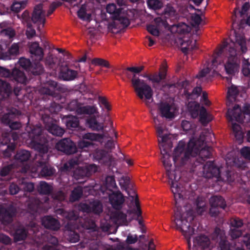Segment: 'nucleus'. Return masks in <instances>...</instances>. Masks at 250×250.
<instances>
[{
  "mask_svg": "<svg viewBox=\"0 0 250 250\" xmlns=\"http://www.w3.org/2000/svg\"><path fill=\"white\" fill-rule=\"evenodd\" d=\"M20 115V112L18 109L12 108L3 116L1 121L2 123L8 126L11 129H19L21 126V123L17 120Z\"/></svg>",
  "mask_w": 250,
  "mask_h": 250,
  "instance_id": "obj_8",
  "label": "nucleus"
},
{
  "mask_svg": "<svg viewBox=\"0 0 250 250\" xmlns=\"http://www.w3.org/2000/svg\"><path fill=\"white\" fill-rule=\"evenodd\" d=\"M80 210L85 213L100 214L103 212V205L98 200H93L89 203H81L78 206Z\"/></svg>",
  "mask_w": 250,
  "mask_h": 250,
  "instance_id": "obj_11",
  "label": "nucleus"
},
{
  "mask_svg": "<svg viewBox=\"0 0 250 250\" xmlns=\"http://www.w3.org/2000/svg\"><path fill=\"white\" fill-rule=\"evenodd\" d=\"M31 157V153L29 151L25 149L18 150L14 156L15 164L20 163L23 165L27 162Z\"/></svg>",
  "mask_w": 250,
  "mask_h": 250,
  "instance_id": "obj_24",
  "label": "nucleus"
},
{
  "mask_svg": "<svg viewBox=\"0 0 250 250\" xmlns=\"http://www.w3.org/2000/svg\"><path fill=\"white\" fill-rule=\"evenodd\" d=\"M66 109L71 111H75L78 115H91L96 112V109L93 106H82L77 100H73L69 102L67 104Z\"/></svg>",
  "mask_w": 250,
  "mask_h": 250,
  "instance_id": "obj_10",
  "label": "nucleus"
},
{
  "mask_svg": "<svg viewBox=\"0 0 250 250\" xmlns=\"http://www.w3.org/2000/svg\"><path fill=\"white\" fill-rule=\"evenodd\" d=\"M107 152L104 149H97L94 153V159L99 162L107 158Z\"/></svg>",
  "mask_w": 250,
  "mask_h": 250,
  "instance_id": "obj_48",
  "label": "nucleus"
},
{
  "mask_svg": "<svg viewBox=\"0 0 250 250\" xmlns=\"http://www.w3.org/2000/svg\"><path fill=\"white\" fill-rule=\"evenodd\" d=\"M16 213V208L13 205H0V221L3 225L11 223Z\"/></svg>",
  "mask_w": 250,
  "mask_h": 250,
  "instance_id": "obj_9",
  "label": "nucleus"
},
{
  "mask_svg": "<svg viewBox=\"0 0 250 250\" xmlns=\"http://www.w3.org/2000/svg\"><path fill=\"white\" fill-rule=\"evenodd\" d=\"M67 239L71 243L77 242L80 239L79 234L77 232L71 230L67 231Z\"/></svg>",
  "mask_w": 250,
  "mask_h": 250,
  "instance_id": "obj_55",
  "label": "nucleus"
},
{
  "mask_svg": "<svg viewBox=\"0 0 250 250\" xmlns=\"http://www.w3.org/2000/svg\"><path fill=\"white\" fill-rule=\"evenodd\" d=\"M229 53L228 60L225 64V69L228 74L234 75L238 72L240 60L238 58L236 51L233 47H229Z\"/></svg>",
  "mask_w": 250,
  "mask_h": 250,
  "instance_id": "obj_7",
  "label": "nucleus"
},
{
  "mask_svg": "<svg viewBox=\"0 0 250 250\" xmlns=\"http://www.w3.org/2000/svg\"><path fill=\"white\" fill-rule=\"evenodd\" d=\"M125 191L127 192L128 196L132 198V201L135 199V204L136 206V209H134L132 210H127V212L129 213H133L136 214L138 217H140L142 215V211L139 205V199L136 191L132 188H128L127 190Z\"/></svg>",
  "mask_w": 250,
  "mask_h": 250,
  "instance_id": "obj_23",
  "label": "nucleus"
},
{
  "mask_svg": "<svg viewBox=\"0 0 250 250\" xmlns=\"http://www.w3.org/2000/svg\"><path fill=\"white\" fill-rule=\"evenodd\" d=\"M17 166L15 163H11L2 166L0 169V176L2 177L8 176L7 180H10L11 178H9V177L15 171V169Z\"/></svg>",
  "mask_w": 250,
  "mask_h": 250,
  "instance_id": "obj_27",
  "label": "nucleus"
},
{
  "mask_svg": "<svg viewBox=\"0 0 250 250\" xmlns=\"http://www.w3.org/2000/svg\"><path fill=\"white\" fill-rule=\"evenodd\" d=\"M62 122L68 129L77 127L79 125V119L74 116H66L62 118Z\"/></svg>",
  "mask_w": 250,
  "mask_h": 250,
  "instance_id": "obj_29",
  "label": "nucleus"
},
{
  "mask_svg": "<svg viewBox=\"0 0 250 250\" xmlns=\"http://www.w3.org/2000/svg\"><path fill=\"white\" fill-rule=\"evenodd\" d=\"M250 8V4L249 2H246L243 4L241 10H240L239 9L237 8H235L234 10V14L232 17L233 22L234 23L236 22L237 14H240V17H242L246 14V12L249 10Z\"/></svg>",
  "mask_w": 250,
  "mask_h": 250,
  "instance_id": "obj_36",
  "label": "nucleus"
},
{
  "mask_svg": "<svg viewBox=\"0 0 250 250\" xmlns=\"http://www.w3.org/2000/svg\"><path fill=\"white\" fill-rule=\"evenodd\" d=\"M104 135L103 134H98L95 133H87L83 135V139L89 140V141H98L100 142L103 139Z\"/></svg>",
  "mask_w": 250,
  "mask_h": 250,
  "instance_id": "obj_42",
  "label": "nucleus"
},
{
  "mask_svg": "<svg viewBox=\"0 0 250 250\" xmlns=\"http://www.w3.org/2000/svg\"><path fill=\"white\" fill-rule=\"evenodd\" d=\"M0 77L8 78L22 84H25L27 81L24 73L16 68L11 71L8 68L0 66Z\"/></svg>",
  "mask_w": 250,
  "mask_h": 250,
  "instance_id": "obj_6",
  "label": "nucleus"
},
{
  "mask_svg": "<svg viewBox=\"0 0 250 250\" xmlns=\"http://www.w3.org/2000/svg\"><path fill=\"white\" fill-rule=\"evenodd\" d=\"M10 139L6 135H2L0 138V147L7 146V148L3 151V155L5 157H10L12 153L15 150L16 144L15 143H10Z\"/></svg>",
  "mask_w": 250,
  "mask_h": 250,
  "instance_id": "obj_18",
  "label": "nucleus"
},
{
  "mask_svg": "<svg viewBox=\"0 0 250 250\" xmlns=\"http://www.w3.org/2000/svg\"><path fill=\"white\" fill-rule=\"evenodd\" d=\"M123 8L121 7L117 8L114 3H109L106 7V12L112 15L111 18L114 20L119 17V14L122 12Z\"/></svg>",
  "mask_w": 250,
  "mask_h": 250,
  "instance_id": "obj_37",
  "label": "nucleus"
},
{
  "mask_svg": "<svg viewBox=\"0 0 250 250\" xmlns=\"http://www.w3.org/2000/svg\"><path fill=\"white\" fill-rule=\"evenodd\" d=\"M213 235L219 239V250H233L234 248L226 238L225 234L221 232V230L218 228H216L213 232Z\"/></svg>",
  "mask_w": 250,
  "mask_h": 250,
  "instance_id": "obj_15",
  "label": "nucleus"
},
{
  "mask_svg": "<svg viewBox=\"0 0 250 250\" xmlns=\"http://www.w3.org/2000/svg\"><path fill=\"white\" fill-rule=\"evenodd\" d=\"M227 117L230 121H235L241 123L243 120L241 107L238 104H236L233 109H229L227 111Z\"/></svg>",
  "mask_w": 250,
  "mask_h": 250,
  "instance_id": "obj_20",
  "label": "nucleus"
},
{
  "mask_svg": "<svg viewBox=\"0 0 250 250\" xmlns=\"http://www.w3.org/2000/svg\"><path fill=\"white\" fill-rule=\"evenodd\" d=\"M26 1L22 0L20 1H14L11 6V11L18 13L21 9H24L26 5Z\"/></svg>",
  "mask_w": 250,
  "mask_h": 250,
  "instance_id": "obj_47",
  "label": "nucleus"
},
{
  "mask_svg": "<svg viewBox=\"0 0 250 250\" xmlns=\"http://www.w3.org/2000/svg\"><path fill=\"white\" fill-rule=\"evenodd\" d=\"M208 114L207 112V110L204 107H202V109L200 112V121L202 124H207L209 122V121L207 119Z\"/></svg>",
  "mask_w": 250,
  "mask_h": 250,
  "instance_id": "obj_62",
  "label": "nucleus"
},
{
  "mask_svg": "<svg viewBox=\"0 0 250 250\" xmlns=\"http://www.w3.org/2000/svg\"><path fill=\"white\" fill-rule=\"evenodd\" d=\"M163 145V149L161 151L163 156L161 159L166 170V175L171 181L170 188L174 195L176 208L172 221L175 225V229L183 232L190 247V239L195 231L194 229L190 226L191 222L195 217L194 212L192 209H188V207L186 206L188 198V195L187 194L188 191L179 181L180 176L176 175L175 170H171L172 164L170 161V155L168 150Z\"/></svg>",
  "mask_w": 250,
  "mask_h": 250,
  "instance_id": "obj_1",
  "label": "nucleus"
},
{
  "mask_svg": "<svg viewBox=\"0 0 250 250\" xmlns=\"http://www.w3.org/2000/svg\"><path fill=\"white\" fill-rule=\"evenodd\" d=\"M86 124L92 130L100 131L104 129L103 123L99 122L95 116H91L86 120Z\"/></svg>",
  "mask_w": 250,
  "mask_h": 250,
  "instance_id": "obj_26",
  "label": "nucleus"
},
{
  "mask_svg": "<svg viewBox=\"0 0 250 250\" xmlns=\"http://www.w3.org/2000/svg\"><path fill=\"white\" fill-rule=\"evenodd\" d=\"M114 20L118 21L123 27H127L130 24L129 19L127 17L123 16L122 12L119 14V17L117 19H114Z\"/></svg>",
  "mask_w": 250,
  "mask_h": 250,
  "instance_id": "obj_57",
  "label": "nucleus"
},
{
  "mask_svg": "<svg viewBox=\"0 0 250 250\" xmlns=\"http://www.w3.org/2000/svg\"><path fill=\"white\" fill-rule=\"evenodd\" d=\"M46 130L53 135L57 136H62L64 132V130L63 128L54 123L47 128Z\"/></svg>",
  "mask_w": 250,
  "mask_h": 250,
  "instance_id": "obj_43",
  "label": "nucleus"
},
{
  "mask_svg": "<svg viewBox=\"0 0 250 250\" xmlns=\"http://www.w3.org/2000/svg\"><path fill=\"white\" fill-rule=\"evenodd\" d=\"M203 169L208 178L215 177L219 180L221 177L220 168L215 165L213 161H208L204 166Z\"/></svg>",
  "mask_w": 250,
  "mask_h": 250,
  "instance_id": "obj_14",
  "label": "nucleus"
},
{
  "mask_svg": "<svg viewBox=\"0 0 250 250\" xmlns=\"http://www.w3.org/2000/svg\"><path fill=\"white\" fill-rule=\"evenodd\" d=\"M97 167L95 165H90L88 166L78 167L73 171V177L77 180L88 178L92 173L96 172Z\"/></svg>",
  "mask_w": 250,
  "mask_h": 250,
  "instance_id": "obj_13",
  "label": "nucleus"
},
{
  "mask_svg": "<svg viewBox=\"0 0 250 250\" xmlns=\"http://www.w3.org/2000/svg\"><path fill=\"white\" fill-rule=\"evenodd\" d=\"M239 94V90L234 85L229 88L227 96V104L229 105L232 102L235 101L236 97Z\"/></svg>",
  "mask_w": 250,
  "mask_h": 250,
  "instance_id": "obj_34",
  "label": "nucleus"
},
{
  "mask_svg": "<svg viewBox=\"0 0 250 250\" xmlns=\"http://www.w3.org/2000/svg\"><path fill=\"white\" fill-rule=\"evenodd\" d=\"M242 73L245 77L250 76V62L245 59L243 62Z\"/></svg>",
  "mask_w": 250,
  "mask_h": 250,
  "instance_id": "obj_54",
  "label": "nucleus"
},
{
  "mask_svg": "<svg viewBox=\"0 0 250 250\" xmlns=\"http://www.w3.org/2000/svg\"><path fill=\"white\" fill-rule=\"evenodd\" d=\"M202 89L200 86H196L194 87L191 92H189L187 90H184V94L188 100H195L201 94Z\"/></svg>",
  "mask_w": 250,
  "mask_h": 250,
  "instance_id": "obj_41",
  "label": "nucleus"
},
{
  "mask_svg": "<svg viewBox=\"0 0 250 250\" xmlns=\"http://www.w3.org/2000/svg\"><path fill=\"white\" fill-rule=\"evenodd\" d=\"M144 69V66L126 68L128 71L133 73L131 83L137 96L141 100L145 97L146 100H149L152 98L153 90L144 80L140 79L137 76V74H139Z\"/></svg>",
  "mask_w": 250,
  "mask_h": 250,
  "instance_id": "obj_4",
  "label": "nucleus"
},
{
  "mask_svg": "<svg viewBox=\"0 0 250 250\" xmlns=\"http://www.w3.org/2000/svg\"><path fill=\"white\" fill-rule=\"evenodd\" d=\"M42 116V121L44 125V127L46 129L48 128L51 125L53 124V118H51L50 115L46 113L43 114L42 113H40Z\"/></svg>",
  "mask_w": 250,
  "mask_h": 250,
  "instance_id": "obj_51",
  "label": "nucleus"
},
{
  "mask_svg": "<svg viewBox=\"0 0 250 250\" xmlns=\"http://www.w3.org/2000/svg\"><path fill=\"white\" fill-rule=\"evenodd\" d=\"M28 231L21 225L15 228L13 233V237L15 242H19L25 239L27 236Z\"/></svg>",
  "mask_w": 250,
  "mask_h": 250,
  "instance_id": "obj_25",
  "label": "nucleus"
},
{
  "mask_svg": "<svg viewBox=\"0 0 250 250\" xmlns=\"http://www.w3.org/2000/svg\"><path fill=\"white\" fill-rule=\"evenodd\" d=\"M86 139H83L78 142V146L81 149L88 148L91 146H93V143L89 141L85 140Z\"/></svg>",
  "mask_w": 250,
  "mask_h": 250,
  "instance_id": "obj_64",
  "label": "nucleus"
},
{
  "mask_svg": "<svg viewBox=\"0 0 250 250\" xmlns=\"http://www.w3.org/2000/svg\"><path fill=\"white\" fill-rule=\"evenodd\" d=\"M109 200L112 208L116 210H120L125 202V198L120 191H113L109 195Z\"/></svg>",
  "mask_w": 250,
  "mask_h": 250,
  "instance_id": "obj_16",
  "label": "nucleus"
},
{
  "mask_svg": "<svg viewBox=\"0 0 250 250\" xmlns=\"http://www.w3.org/2000/svg\"><path fill=\"white\" fill-rule=\"evenodd\" d=\"M30 137V145L31 147L38 152L35 164L38 167H42L40 175L46 179H49L54 175L56 169L53 167L47 165L49 155V141L46 135L43 133V129L41 126H36L32 129Z\"/></svg>",
  "mask_w": 250,
  "mask_h": 250,
  "instance_id": "obj_2",
  "label": "nucleus"
},
{
  "mask_svg": "<svg viewBox=\"0 0 250 250\" xmlns=\"http://www.w3.org/2000/svg\"><path fill=\"white\" fill-rule=\"evenodd\" d=\"M196 41L195 40L194 42L190 40L187 41H183V42L181 43V51L184 54H187L189 50H193L197 48L196 45Z\"/></svg>",
  "mask_w": 250,
  "mask_h": 250,
  "instance_id": "obj_39",
  "label": "nucleus"
},
{
  "mask_svg": "<svg viewBox=\"0 0 250 250\" xmlns=\"http://www.w3.org/2000/svg\"><path fill=\"white\" fill-rule=\"evenodd\" d=\"M229 234L232 239H235L240 237L243 232L241 229L231 228Z\"/></svg>",
  "mask_w": 250,
  "mask_h": 250,
  "instance_id": "obj_60",
  "label": "nucleus"
},
{
  "mask_svg": "<svg viewBox=\"0 0 250 250\" xmlns=\"http://www.w3.org/2000/svg\"><path fill=\"white\" fill-rule=\"evenodd\" d=\"M19 46L17 43H13L8 50L7 52L0 55V58L3 60H10L12 56L17 55L19 53Z\"/></svg>",
  "mask_w": 250,
  "mask_h": 250,
  "instance_id": "obj_32",
  "label": "nucleus"
},
{
  "mask_svg": "<svg viewBox=\"0 0 250 250\" xmlns=\"http://www.w3.org/2000/svg\"><path fill=\"white\" fill-rule=\"evenodd\" d=\"M42 9V4L36 5L34 7L31 19L34 23L42 24L43 26L45 22V12Z\"/></svg>",
  "mask_w": 250,
  "mask_h": 250,
  "instance_id": "obj_17",
  "label": "nucleus"
},
{
  "mask_svg": "<svg viewBox=\"0 0 250 250\" xmlns=\"http://www.w3.org/2000/svg\"><path fill=\"white\" fill-rule=\"evenodd\" d=\"M210 244V239L205 235L196 237L193 239V250H204L208 248Z\"/></svg>",
  "mask_w": 250,
  "mask_h": 250,
  "instance_id": "obj_19",
  "label": "nucleus"
},
{
  "mask_svg": "<svg viewBox=\"0 0 250 250\" xmlns=\"http://www.w3.org/2000/svg\"><path fill=\"white\" fill-rule=\"evenodd\" d=\"M188 82L187 80H185L178 83H167L166 84V86L170 89L172 87H177L178 85H179L181 88H186L187 86L188 85Z\"/></svg>",
  "mask_w": 250,
  "mask_h": 250,
  "instance_id": "obj_61",
  "label": "nucleus"
},
{
  "mask_svg": "<svg viewBox=\"0 0 250 250\" xmlns=\"http://www.w3.org/2000/svg\"><path fill=\"white\" fill-rule=\"evenodd\" d=\"M91 63L95 65H98L106 68H110V65L109 62L101 58H94L91 61Z\"/></svg>",
  "mask_w": 250,
  "mask_h": 250,
  "instance_id": "obj_49",
  "label": "nucleus"
},
{
  "mask_svg": "<svg viewBox=\"0 0 250 250\" xmlns=\"http://www.w3.org/2000/svg\"><path fill=\"white\" fill-rule=\"evenodd\" d=\"M147 5L149 9L159 10L163 7V3L160 0H147Z\"/></svg>",
  "mask_w": 250,
  "mask_h": 250,
  "instance_id": "obj_46",
  "label": "nucleus"
},
{
  "mask_svg": "<svg viewBox=\"0 0 250 250\" xmlns=\"http://www.w3.org/2000/svg\"><path fill=\"white\" fill-rule=\"evenodd\" d=\"M19 63L22 68L25 69L28 72L29 71V68L32 65V62H31L29 59H27L24 58H21L19 59Z\"/></svg>",
  "mask_w": 250,
  "mask_h": 250,
  "instance_id": "obj_52",
  "label": "nucleus"
},
{
  "mask_svg": "<svg viewBox=\"0 0 250 250\" xmlns=\"http://www.w3.org/2000/svg\"><path fill=\"white\" fill-rule=\"evenodd\" d=\"M209 203L210 207H218L222 209H225L226 207V201L221 196H212L209 200Z\"/></svg>",
  "mask_w": 250,
  "mask_h": 250,
  "instance_id": "obj_33",
  "label": "nucleus"
},
{
  "mask_svg": "<svg viewBox=\"0 0 250 250\" xmlns=\"http://www.w3.org/2000/svg\"><path fill=\"white\" fill-rule=\"evenodd\" d=\"M56 212L57 214L60 215L70 221H75L78 218V215L73 210L67 211L63 208H60L57 209Z\"/></svg>",
  "mask_w": 250,
  "mask_h": 250,
  "instance_id": "obj_31",
  "label": "nucleus"
},
{
  "mask_svg": "<svg viewBox=\"0 0 250 250\" xmlns=\"http://www.w3.org/2000/svg\"><path fill=\"white\" fill-rule=\"evenodd\" d=\"M29 52L33 62L28 73L34 76H40L44 71L43 65L40 62L43 58V49L38 42H34L30 45Z\"/></svg>",
  "mask_w": 250,
  "mask_h": 250,
  "instance_id": "obj_5",
  "label": "nucleus"
},
{
  "mask_svg": "<svg viewBox=\"0 0 250 250\" xmlns=\"http://www.w3.org/2000/svg\"><path fill=\"white\" fill-rule=\"evenodd\" d=\"M77 75V71L66 67L61 70L60 76L64 81H72L74 80Z\"/></svg>",
  "mask_w": 250,
  "mask_h": 250,
  "instance_id": "obj_28",
  "label": "nucleus"
},
{
  "mask_svg": "<svg viewBox=\"0 0 250 250\" xmlns=\"http://www.w3.org/2000/svg\"><path fill=\"white\" fill-rule=\"evenodd\" d=\"M77 15L78 17L83 21H90L91 15L87 14L85 8L83 6H82L78 10Z\"/></svg>",
  "mask_w": 250,
  "mask_h": 250,
  "instance_id": "obj_50",
  "label": "nucleus"
},
{
  "mask_svg": "<svg viewBox=\"0 0 250 250\" xmlns=\"http://www.w3.org/2000/svg\"><path fill=\"white\" fill-rule=\"evenodd\" d=\"M56 59L54 58L52 55L46 57L45 60V65L50 68H53L56 63Z\"/></svg>",
  "mask_w": 250,
  "mask_h": 250,
  "instance_id": "obj_63",
  "label": "nucleus"
},
{
  "mask_svg": "<svg viewBox=\"0 0 250 250\" xmlns=\"http://www.w3.org/2000/svg\"><path fill=\"white\" fill-rule=\"evenodd\" d=\"M52 190V187L45 181H41L38 187V190L41 194L48 195Z\"/></svg>",
  "mask_w": 250,
  "mask_h": 250,
  "instance_id": "obj_44",
  "label": "nucleus"
},
{
  "mask_svg": "<svg viewBox=\"0 0 250 250\" xmlns=\"http://www.w3.org/2000/svg\"><path fill=\"white\" fill-rule=\"evenodd\" d=\"M78 165V161L77 159H72L69 160L67 163L63 166L64 169L66 170H70L74 168L75 166Z\"/></svg>",
  "mask_w": 250,
  "mask_h": 250,
  "instance_id": "obj_58",
  "label": "nucleus"
},
{
  "mask_svg": "<svg viewBox=\"0 0 250 250\" xmlns=\"http://www.w3.org/2000/svg\"><path fill=\"white\" fill-rule=\"evenodd\" d=\"M12 87L6 81L0 80V100L3 99L5 96H9L12 93Z\"/></svg>",
  "mask_w": 250,
  "mask_h": 250,
  "instance_id": "obj_30",
  "label": "nucleus"
},
{
  "mask_svg": "<svg viewBox=\"0 0 250 250\" xmlns=\"http://www.w3.org/2000/svg\"><path fill=\"white\" fill-rule=\"evenodd\" d=\"M41 203L39 200H34L28 204V210L34 216L41 210Z\"/></svg>",
  "mask_w": 250,
  "mask_h": 250,
  "instance_id": "obj_38",
  "label": "nucleus"
},
{
  "mask_svg": "<svg viewBox=\"0 0 250 250\" xmlns=\"http://www.w3.org/2000/svg\"><path fill=\"white\" fill-rule=\"evenodd\" d=\"M212 148L210 147L200 148L197 146L196 142L193 139H190L185 149V144L180 141L177 147L174 149L173 161L175 164L179 163L180 166H184L189 164L192 165L195 160V157L199 155L200 157L204 159H208L212 156Z\"/></svg>",
  "mask_w": 250,
  "mask_h": 250,
  "instance_id": "obj_3",
  "label": "nucleus"
},
{
  "mask_svg": "<svg viewBox=\"0 0 250 250\" xmlns=\"http://www.w3.org/2000/svg\"><path fill=\"white\" fill-rule=\"evenodd\" d=\"M172 106L167 103H161L159 105L161 116L166 119H172L174 118V112L171 111Z\"/></svg>",
  "mask_w": 250,
  "mask_h": 250,
  "instance_id": "obj_22",
  "label": "nucleus"
},
{
  "mask_svg": "<svg viewBox=\"0 0 250 250\" xmlns=\"http://www.w3.org/2000/svg\"><path fill=\"white\" fill-rule=\"evenodd\" d=\"M175 13L176 10L174 7L170 4H167L162 12V15L167 19L171 17H174Z\"/></svg>",
  "mask_w": 250,
  "mask_h": 250,
  "instance_id": "obj_45",
  "label": "nucleus"
},
{
  "mask_svg": "<svg viewBox=\"0 0 250 250\" xmlns=\"http://www.w3.org/2000/svg\"><path fill=\"white\" fill-rule=\"evenodd\" d=\"M56 149L67 155L74 154L77 148L75 144L69 138H63L60 140L56 145Z\"/></svg>",
  "mask_w": 250,
  "mask_h": 250,
  "instance_id": "obj_12",
  "label": "nucleus"
},
{
  "mask_svg": "<svg viewBox=\"0 0 250 250\" xmlns=\"http://www.w3.org/2000/svg\"><path fill=\"white\" fill-rule=\"evenodd\" d=\"M40 93L44 95L48 96L52 98L57 97V94L55 92L54 88H49L48 87H43L41 88Z\"/></svg>",
  "mask_w": 250,
  "mask_h": 250,
  "instance_id": "obj_53",
  "label": "nucleus"
},
{
  "mask_svg": "<svg viewBox=\"0 0 250 250\" xmlns=\"http://www.w3.org/2000/svg\"><path fill=\"white\" fill-rule=\"evenodd\" d=\"M42 225L46 229L57 230L60 229V223L55 218L47 216L44 217L42 220Z\"/></svg>",
  "mask_w": 250,
  "mask_h": 250,
  "instance_id": "obj_21",
  "label": "nucleus"
},
{
  "mask_svg": "<svg viewBox=\"0 0 250 250\" xmlns=\"http://www.w3.org/2000/svg\"><path fill=\"white\" fill-rule=\"evenodd\" d=\"M163 80V78L158 74H151V78H150V81L153 83V87L156 88L157 84H159L161 81Z\"/></svg>",
  "mask_w": 250,
  "mask_h": 250,
  "instance_id": "obj_59",
  "label": "nucleus"
},
{
  "mask_svg": "<svg viewBox=\"0 0 250 250\" xmlns=\"http://www.w3.org/2000/svg\"><path fill=\"white\" fill-rule=\"evenodd\" d=\"M120 185L121 187H124L125 190H127L128 188L133 187L130 179L128 177H123L120 181Z\"/></svg>",
  "mask_w": 250,
  "mask_h": 250,
  "instance_id": "obj_56",
  "label": "nucleus"
},
{
  "mask_svg": "<svg viewBox=\"0 0 250 250\" xmlns=\"http://www.w3.org/2000/svg\"><path fill=\"white\" fill-rule=\"evenodd\" d=\"M83 195V188L81 186L75 187L71 191L69 197V201L75 202L79 201Z\"/></svg>",
  "mask_w": 250,
  "mask_h": 250,
  "instance_id": "obj_35",
  "label": "nucleus"
},
{
  "mask_svg": "<svg viewBox=\"0 0 250 250\" xmlns=\"http://www.w3.org/2000/svg\"><path fill=\"white\" fill-rule=\"evenodd\" d=\"M188 108L193 118H195L198 116L200 109L199 103L195 102H189Z\"/></svg>",
  "mask_w": 250,
  "mask_h": 250,
  "instance_id": "obj_40",
  "label": "nucleus"
}]
</instances>
